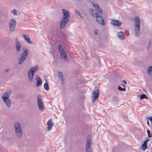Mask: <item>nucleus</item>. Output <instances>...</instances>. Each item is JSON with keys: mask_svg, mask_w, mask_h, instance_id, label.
<instances>
[{"mask_svg": "<svg viewBox=\"0 0 152 152\" xmlns=\"http://www.w3.org/2000/svg\"><path fill=\"white\" fill-rule=\"evenodd\" d=\"M62 12L63 16L60 24V27L61 29H62L68 23L70 17L69 12L66 9H63Z\"/></svg>", "mask_w": 152, "mask_h": 152, "instance_id": "nucleus-1", "label": "nucleus"}, {"mask_svg": "<svg viewBox=\"0 0 152 152\" xmlns=\"http://www.w3.org/2000/svg\"><path fill=\"white\" fill-rule=\"evenodd\" d=\"M15 136L18 138L21 139L23 137V133L20 123L18 121L15 122L14 124Z\"/></svg>", "mask_w": 152, "mask_h": 152, "instance_id": "nucleus-2", "label": "nucleus"}, {"mask_svg": "<svg viewBox=\"0 0 152 152\" xmlns=\"http://www.w3.org/2000/svg\"><path fill=\"white\" fill-rule=\"evenodd\" d=\"M91 15L94 17L96 18V21L102 25H104L105 24L103 18L98 13L96 10L91 9L90 10Z\"/></svg>", "mask_w": 152, "mask_h": 152, "instance_id": "nucleus-3", "label": "nucleus"}, {"mask_svg": "<svg viewBox=\"0 0 152 152\" xmlns=\"http://www.w3.org/2000/svg\"><path fill=\"white\" fill-rule=\"evenodd\" d=\"M140 22L139 17L136 16L134 19V31L135 35L138 36L140 34Z\"/></svg>", "mask_w": 152, "mask_h": 152, "instance_id": "nucleus-4", "label": "nucleus"}, {"mask_svg": "<svg viewBox=\"0 0 152 152\" xmlns=\"http://www.w3.org/2000/svg\"><path fill=\"white\" fill-rule=\"evenodd\" d=\"M38 69L37 65L31 67L28 70V77L30 82H32L34 79V73Z\"/></svg>", "mask_w": 152, "mask_h": 152, "instance_id": "nucleus-5", "label": "nucleus"}, {"mask_svg": "<svg viewBox=\"0 0 152 152\" xmlns=\"http://www.w3.org/2000/svg\"><path fill=\"white\" fill-rule=\"evenodd\" d=\"M28 54V51L27 49H26L22 53L19 58L18 63L20 65L22 64L27 58Z\"/></svg>", "mask_w": 152, "mask_h": 152, "instance_id": "nucleus-6", "label": "nucleus"}, {"mask_svg": "<svg viewBox=\"0 0 152 152\" xmlns=\"http://www.w3.org/2000/svg\"><path fill=\"white\" fill-rule=\"evenodd\" d=\"M59 50L60 53L61 58H63L64 61H68L69 59L67 57L66 53L61 45H59Z\"/></svg>", "mask_w": 152, "mask_h": 152, "instance_id": "nucleus-7", "label": "nucleus"}, {"mask_svg": "<svg viewBox=\"0 0 152 152\" xmlns=\"http://www.w3.org/2000/svg\"><path fill=\"white\" fill-rule=\"evenodd\" d=\"M16 21L15 19H11L10 20L9 22V27L10 31H13L15 28Z\"/></svg>", "mask_w": 152, "mask_h": 152, "instance_id": "nucleus-8", "label": "nucleus"}, {"mask_svg": "<svg viewBox=\"0 0 152 152\" xmlns=\"http://www.w3.org/2000/svg\"><path fill=\"white\" fill-rule=\"evenodd\" d=\"M37 103L39 109L41 111H42L44 110V107L40 95H38L37 96Z\"/></svg>", "mask_w": 152, "mask_h": 152, "instance_id": "nucleus-9", "label": "nucleus"}, {"mask_svg": "<svg viewBox=\"0 0 152 152\" xmlns=\"http://www.w3.org/2000/svg\"><path fill=\"white\" fill-rule=\"evenodd\" d=\"M91 141L90 139H88L86 144V152H92L91 146Z\"/></svg>", "mask_w": 152, "mask_h": 152, "instance_id": "nucleus-10", "label": "nucleus"}, {"mask_svg": "<svg viewBox=\"0 0 152 152\" xmlns=\"http://www.w3.org/2000/svg\"><path fill=\"white\" fill-rule=\"evenodd\" d=\"M15 43L16 48V51L18 52H19L21 48V45L19 41L17 38L15 39Z\"/></svg>", "mask_w": 152, "mask_h": 152, "instance_id": "nucleus-11", "label": "nucleus"}, {"mask_svg": "<svg viewBox=\"0 0 152 152\" xmlns=\"http://www.w3.org/2000/svg\"><path fill=\"white\" fill-rule=\"evenodd\" d=\"M11 92L10 91H7L4 93L1 96V98L3 99H8L10 94Z\"/></svg>", "mask_w": 152, "mask_h": 152, "instance_id": "nucleus-12", "label": "nucleus"}, {"mask_svg": "<svg viewBox=\"0 0 152 152\" xmlns=\"http://www.w3.org/2000/svg\"><path fill=\"white\" fill-rule=\"evenodd\" d=\"M111 24L113 26H119L122 24V22L118 20H112Z\"/></svg>", "mask_w": 152, "mask_h": 152, "instance_id": "nucleus-13", "label": "nucleus"}, {"mask_svg": "<svg viewBox=\"0 0 152 152\" xmlns=\"http://www.w3.org/2000/svg\"><path fill=\"white\" fill-rule=\"evenodd\" d=\"M92 98H94L95 99H97L98 98L99 94V90H97L93 91L92 92Z\"/></svg>", "mask_w": 152, "mask_h": 152, "instance_id": "nucleus-14", "label": "nucleus"}, {"mask_svg": "<svg viewBox=\"0 0 152 152\" xmlns=\"http://www.w3.org/2000/svg\"><path fill=\"white\" fill-rule=\"evenodd\" d=\"M47 125L48 128L47 131L48 132L51 130L53 125V123L51 121L50 119L47 122Z\"/></svg>", "mask_w": 152, "mask_h": 152, "instance_id": "nucleus-15", "label": "nucleus"}, {"mask_svg": "<svg viewBox=\"0 0 152 152\" xmlns=\"http://www.w3.org/2000/svg\"><path fill=\"white\" fill-rule=\"evenodd\" d=\"M36 80L37 81V83L36 86L37 87L39 86L42 84L41 80L39 76L38 75L36 76Z\"/></svg>", "mask_w": 152, "mask_h": 152, "instance_id": "nucleus-16", "label": "nucleus"}, {"mask_svg": "<svg viewBox=\"0 0 152 152\" xmlns=\"http://www.w3.org/2000/svg\"><path fill=\"white\" fill-rule=\"evenodd\" d=\"M23 36L24 37L25 40L28 43L31 44L33 43L30 39V38L28 35H27L23 34Z\"/></svg>", "mask_w": 152, "mask_h": 152, "instance_id": "nucleus-17", "label": "nucleus"}, {"mask_svg": "<svg viewBox=\"0 0 152 152\" xmlns=\"http://www.w3.org/2000/svg\"><path fill=\"white\" fill-rule=\"evenodd\" d=\"M92 4L96 10L98 11L100 13H102V10L99 7L98 5L96 3H92Z\"/></svg>", "mask_w": 152, "mask_h": 152, "instance_id": "nucleus-18", "label": "nucleus"}, {"mask_svg": "<svg viewBox=\"0 0 152 152\" xmlns=\"http://www.w3.org/2000/svg\"><path fill=\"white\" fill-rule=\"evenodd\" d=\"M7 106L9 108L11 107V102L9 99L3 100Z\"/></svg>", "mask_w": 152, "mask_h": 152, "instance_id": "nucleus-19", "label": "nucleus"}, {"mask_svg": "<svg viewBox=\"0 0 152 152\" xmlns=\"http://www.w3.org/2000/svg\"><path fill=\"white\" fill-rule=\"evenodd\" d=\"M149 139H146L142 145L141 148L143 150H145L147 148V142L149 141Z\"/></svg>", "mask_w": 152, "mask_h": 152, "instance_id": "nucleus-20", "label": "nucleus"}, {"mask_svg": "<svg viewBox=\"0 0 152 152\" xmlns=\"http://www.w3.org/2000/svg\"><path fill=\"white\" fill-rule=\"evenodd\" d=\"M152 72V66H150L148 67L146 70V72L148 75L150 77H152V73L151 72Z\"/></svg>", "mask_w": 152, "mask_h": 152, "instance_id": "nucleus-21", "label": "nucleus"}, {"mask_svg": "<svg viewBox=\"0 0 152 152\" xmlns=\"http://www.w3.org/2000/svg\"><path fill=\"white\" fill-rule=\"evenodd\" d=\"M58 76L59 78L61 79V83L62 84L64 82V80L63 78V74L61 72L58 71Z\"/></svg>", "mask_w": 152, "mask_h": 152, "instance_id": "nucleus-22", "label": "nucleus"}, {"mask_svg": "<svg viewBox=\"0 0 152 152\" xmlns=\"http://www.w3.org/2000/svg\"><path fill=\"white\" fill-rule=\"evenodd\" d=\"M117 36L120 39H125V37L124 35L123 32L120 31L118 33Z\"/></svg>", "mask_w": 152, "mask_h": 152, "instance_id": "nucleus-23", "label": "nucleus"}, {"mask_svg": "<svg viewBox=\"0 0 152 152\" xmlns=\"http://www.w3.org/2000/svg\"><path fill=\"white\" fill-rule=\"evenodd\" d=\"M111 101L114 103H117L118 102V99L117 96H114L113 97Z\"/></svg>", "mask_w": 152, "mask_h": 152, "instance_id": "nucleus-24", "label": "nucleus"}, {"mask_svg": "<svg viewBox=\"0 0 152 152\" xmlns=\"http://www.w3.org/2000/svg\"><path fill=\"white\" fill-rule=\"evenodd\" d=\"M44 87L45 89L47 91L49 89V88L48 84L47 83H45L44 85Z\"/></svg>", "mask_w": 152, "mask_h": 152, "instance_id": "nucleus-25", "label": "nucleus"}, {"mask_svg": "<svg viewBox=\"0 0 152 152\" xmlns=\"http://www.w3.org/2000/svg\"><path fill=\"white\" fill-rule=\"evenodd\" d=\"M140 98L141 99H147V97L146 96L145 94H142L140 96Z\"/></svg>", "mask_w": 152, "mask_h": 152, "instance_id": "nucleus-26", "label": "nucleus"}, {"mask_svg": "<svg viewBox=\"0 0 152 152\" xmlns=\"http://www.w3.org/2000/svg\"><path fill=\"white\" fill-rule=\"evenodd\" d=\"M118 89L121 91H125L126 90L125 88H122L120 86H119L118 88Z\"/></svg>", "mask_w": 152, "mask_h": 152, "instance_id": "nucleus-27", "label": "nucleus"}, {"mask_svg": "<svg viewBox=\"0 0 152 152\" xmlns=\"http://www.w3.org/2000/svg\"><path fill=\"white\" fill-rule=\"evenodd\" d=\"M147 132L148 136L149 137H152V136L150 133V131L149 130H147Z\"/></svg>", "mask_w": 152, "mask_h": 152, "instance_id": "nucleus-28", "label": "nucleus"}, {"mask_svg": "<svg viewBox=\"0 0 152 152\" xmlns=\"http://www.w3.org/2000/svg\"><path fill=\"white\" fill-rule=\"evenodd\" d=\"M76 12L78 16H79L80 18H81V14L79 12L77 11V10H76Z\"/></svg>", "mask_w": 152, "mask_h": 152, "instance_id": "nucleus-29", "label": "nucleus"}, {"mask_svg": "<svg viewBox=\"0 0 152 152\" xmlns=\"http://www.w3.org/2000/svg\"><path fill=\"white\" fill-rule=\"evenodd\" d=\"M147 120H149H149H150L151 122H152V116H149V117H148L147 118Z\"/></svg>", "mask_w": 152, "mask_h": 152, "instance_id": "nucleus-30", "label": "nucleus"}, {"mask_svg": "<svg viewBox=\"0 0 152 152\" xmlns=\"http://www.w3.org/2000/svg\"><path fill=\"white\" fill-rule=\"evenodd\" d=\"M12 12L14 15H16V13L15 10H13L12 11Z\"/></svg>", "mask_w": 152, "mask_h": 152, "instance_id": "nucleus-31", "label": "nucleus"}, {"mask_svg": "<svg viewBox=\"0 0 152 152\" xmlns=\"http://www.w3.org/2000/svg\"><path fill=\"white\" fill-rule=\"evenodd\" d=\"M147 124L148 125V126H150V125L149 124V120H147Z\"/></svg>", "mask_w": 152, "mask_h": 152, "instance_id": "nucleus-32", "label": "nucleus"}, {"mask_svg": "<svg viewBox=\"0 0 152 152\" xmlns=\"http://www.w3.org/2000/svg\"><path fill=\"white\" fill-rule=\"evenodd\" d=\"M122 82L125 84H127V82L125 80H123L122 81Z\"/></svg>", "mask_w": 152, "mask_h": 152, "instance_id": "nucleus-33", "label": "nucleus"}, {"mask_svg": "<svg viewBox=\"0 0 152 152\" xmlns=\"http://www.w3.org/2000/svg\"><path fill=\"white\" fill-rule=\"evenodd\" d=\"M9 70V68H6L5 69V71L6 72H7Z\"/></svg>", "mask_w": 152, "mask_h": 152, "instance_id": "nucleus-34", "label": "nucleus"}, {"mask_svg": "<svg viewBox=\"0 0 152 152\" xmlns=\"http://www.w3.org/2000/svg\"><path fill=\"white\" fill-rule=\"evenodd\" d=\"M98 31H95V34L96 35H97L98 34Z\"/></svg>", "mask_w": 152, "mask_h": 152, "instance_id": "nucleus-35", "label": "nucleus"}, {"mask_svg": "<svg viewBox=\"0 0 152 152\" xmlns=\"http://www.w3.org/2000/svg\"><path fill=\"white\" fill-rule=\"evenodd\" d=\"M93 98L94 99L92 100V102H95V99H95L94 98Z\"/></svg>", "mask_w": 152, "mask_h": 152, "instance_id": "nucleus-36", "label": "nucleus"}, {"mask_svg": "<svg viewBox=\"0 0 152 152\" xmlns=\"http://www.w3.org/2000/svg\"><path fill=\"white\" fill-rule=\"evenodd\" d=\"M99 20H101V19H100V18H99Z\"/></svg>", "mask_w": 152, "mask_h": 152, "instance_id": "nucleus-37", "label": "nucleus"}]
</instances>
